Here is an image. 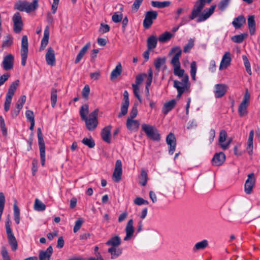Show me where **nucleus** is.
<instances>
[{
    "label": "nucleus",
    "mask_w": 260,
    "mask_h": 260,
    "mask_svg": "<svg viewBox=\"0 0 260 260\" xmlns=\"http://www.w3.org/2000/svg\"><path fill=\"white\" fill-rule=\"evenodd\" d=\"M157 39L156 36H151L147 40V48L149 50L154 49L157 45Z\"/></svg>",
    "instance_id": "33"
},
{
    "label": "nucleus",
    "mask_w": 260,
    "mask_h": 260,
    "mask_svg": "<svg viewBox=\"0 0 260 260\" xmlns=\"http://www.w3.org/2000/svg\"><path fill=\"white\" fill-rule=\"evenodd\" d=\"M14 9L21 12L30 13L32 11V3L26 1H18L14 6Z\"/></svg>",
    "instance_id": "9"
},
{
    "label": "nucleus",
    "mask_w": 260,
    "mask_h": 260,
    "mask_svg": "<svg viewBox=\"0 0 260 260\" xmlns=\"http://www.w3.org/2000/svg\"><path fill=\"white\" fill-rule=\"evenodd\" d=\"M208 245V242L207 240H203L202 241L197 243L193 247V250H203L205 249Z\"/></svg>",
    "instance_id": "37"
},
{
    "label": "nucleus",
    "mask_w": 260,
    "mask_h": 260,
    "mask_svg": "<svg viewBox=\"0 0 260 260\" xmlns=\"http://www.w3.org/2000/svg\"><path fill=\"white\" fill-rule=\"evenodd\" d=\"M174 53V55L171 60V63L173 65V68L181 66L179 61V58L182 53V50L180 47L175 46L173 47L170 52V54Z\"/></svg>",
    "instance_id": "12"
},
{
    "label": "nucleus",
    "mask_w": 260,
    "mask_h": 260,
    "mask_svg": "<svg viewBox=\"0 0 260 260\" xmlns=\"http://www.w3.org/2000/svg\"><path fill=\"white\" fill-rule=\"evenodd\" d=\"M216 7V5H212L209 9H205L202 14L200 13L198 16L197 22H203L207 20L213 13Z\"/></svg>",
    "instance_id": "15"
},
{
    "label": "nucleus",
    "mask_w": 260,
    "mask_h": 260,
    "mask_svg": "<svg viewBox=\"0 0 260 260\" xmlns=\"http://www.w3.org/2000/svg\"><path fill=\"white\" fill-rule=\"evenodd\" d=\"M10 220L8 218L6 222V230L7 235L9 243L11 247L12 250L15 251L17 249L18 245L16 239L13 234L11 228Z\"/></svg>",
    "instance_id": "5"
},
{
    "label": "nucleus",
    "mask_w": 260,
    "mask_h": 260,
    "mask_svg": "<svg viewBox=\"0 0 260 260\" xmlns=\"http://www.w3.org/2000/svg\"><path fill=\"white\" fill-rule=\"evenodd\" d=\"M126 125L129 131L136 132L139 128L140 122L138 120H134L132 118H127Z\"/></svg>",
    "instance_id": "24"
},
{
    "label": "nucleus",
    "mask_w": 260,
    "mask_h": 260,
    "mask_svg": "<svg viewBox=\"0 0 260 260\" xmlns=\"http://www.w3.org/2000/svg\"><path fill=\"white\" fill-rule=\"evenodd\" d=\"M147 182V173L143 169L141 170L140 183L141 185L144 186L146 185Z\"/></svg>",
    "instance_id": "45"
},
{
    "label": "nucleus",
    "mask_w": 260,
    "mask_h": 260,
    "mask_svg": "<svg viewBox=\"0 0 260 260\" xmlns=\"http://www.w3.org/2000/svg\"><path fill=\"white\" fill-rule=\"evenodd\" d=\"M90 92V88L89 86L88 85H86L83 88L82 91V94L83 98H84L85 99H88V95Z\"/></svg>",
    "instance_id": "62"
},
{
    "label": "nucleus",
    "mask_w": 260,
    "mask_h": 260,
    "mask_svg": "<svg viewBox=\"0 0 260 260\" xmlns=\"http://www.w3.org/2000/svg\"><path fill=\"white\" fill-rule=\"evenodd\" d=\"M132 87L135 96L138 99L140 102H142V99L140 95L139 87L137 85L132 84Z\"/></svg>",
    "instance_id": "53"
},
{
    "label": "nucleus",
    "mask_w": 260,
    "mask_h": 260,
    "mask_svg": "<svg viewBox=\"0 0 260 260\" xmlns=\"http://www.w3.org/2000/svg\"><path fill=\"white\" fill-rule=\"evenodd\" d=\"M37 137L38 139V144L39 147V150L40 152V157H41V162L42 166L45 165V157H46V153H45V145L44 140L43 139V135L42 133V130L40 127H39L37 129Z\"/></svg>",
    "instance_id": "4"
},
{
    "label": "nucleus",
    "mask_w": 260,
    "mask_h": 260,
    "mask_svg": "<svg viewBox=\"0 0 260 260\" xmlns=\"http://www.w3.org/2000/svg\"><path fill=\"white\" fill-rule=\"evenodd\" d=\"M83 223V221L82 218H79L76 221L75 226L73 229L74 233H76L79 230Z\"/></svg>",
    "instance_id": "60"
},
{
    "label": "nucleus",
    "mask_w": 260,
    "mask_h": 260,
    "mask_svg": "<svg viewBox=\"0 0 260 260\" xmlns=\"http://www.w3.org/2000/svg\"><path fill=\"white\" fill-rule=\"evenodd\" d=\"M143 1V0H135L132 7V9L137 12L142 3Z\"/></svg>",
    "instance_id": "64"
},
{
    "label": "nucleus",
    "mask_w": 260,
    "mask_h": 260,
    "mask_svg": "<svg viewBox=\"0 0 260 260\" xmlns=\"http://www.w3.org/2000/svg\"><path fill=\"white\" fill-rule=\"evenodd\" d=\"M141 127L148 138L154 141H159L160 140V135L155 126L144 123Z\"/></svg>",
    "instance_id": "2"
},
{
    "label": "nucleus",
    "mask_w": 260,
    "mask_h": 260,
    "mask_svg": "<svg viewBox=\"0 0 260 260\" xmlns=\"http://www.w3.org/2000/svg\"><path fill=\"white\" fill-rule=\"evenodd\" d=\"M125 232L126 236L124 238V240L127 241L131 239L134 233V229L133 227V220L132 219L129 220L128 222L127 223L125 228Z\"/></svg>",
    "instance_id": "22"
},
{
    "label": "nucleus",
    "mask_w": 260,
    "mask_h": 260,
    "mask_svg": "<svg viewBox=\"0 0 260 260\" xmlns=\"http://www.w3.org/2000/svg\"><path fill=\"white\" fill-rule=\"evenodd\" d=\"M57 90L55 88H52L51 92V106L52 107H54L56 105L57 102Z\"/></svg>",
    "instance_id": "46"
},
{
    "label": "nucleus",
    "mask_w": 260,
    "mask_h": 260,
    "mask_svg": "<svg viewBox=\"0 0 260 260\" xmlns=\"http://www.w3.org/2000/svg\"><path fill=\"white\" fill-rule=\"evenodd\" d=\"M158 13L155 11H149L146 12L143 24L145 28H149L153 23V21L157 18Z\"/></svg>",
    "instance_id": "10"
},
{
    "label": "nucleus",
    "mask_w": 260,
    "mask_h": 260,
    "mask_svg": "<svg viewBox=\"0 0 260 260\" xmlns=\"http://www.w3.org/2000/svg\"><path fill=\"white\" fill-rule=\"evenodd\" d=\"M19 84V80L13 82L10 86L7 95L13 97Z\"/></svg>",
    "instance_id": "38"
},
{
    "label": "nucleus",
    "mask_w": 260,
    "mask_h": 260,
    "mask_svg": "<svg viewBox=\"0 0 260 260\" xmlns=\"http://www.w3.org/2000/svg\"><path fill=\"white\" fill-rule=\"evenodd\" d=\"M231 61V53L230 52H226L222 56L220 64L219 66V70H222L226 69L230 66Z\"/></svg>",
    "instance_id": "21"
},
{
    "label": "nucleus",
    "mask_w": 260,
    "mask_h": 260,
    "mask_svg": "<svg viewBox=\"0 0 260 260\" xmlns=\"http://www.w3.org/2000/svg\"><path fill=\"white\" fill-rule=\"evenodd\" d=\"M214 87V92L216 98H220L224 96L228 89V86L224 84H217Z\"/></svg>",
    "instance_id": "16"
},
{
    "label": "nucleus",
    "mask_w": 260,
    "mask_h": 260,
    "mask_svg": "<svg viewBox=\"0 0 260 260\" xmlns=\"http://www.w3.org/2000/svg\"><path fill=\"white\" fill-rule=\"evenodd\" d=\"M34 208L37 211L42 212L46 210V206L41 200L38 199H36L34 205Z\"/></svg>",
    "instance_id": "34"
},
{
    "label": "nucleus",
    "mask_w": 260,
    "mask_h": 260,
    "mask_svg": "<svg viewBox=\"0 0 260 260\" xmlns=\"http://www.w3.org/2000/svg\"><path fill=\"white\" fill-rule=\"evenodd\" d=\"M13 43V38L10 35H8L6 37V40L3 42L2 44L3 47H8L10 46Z\"/></svg>",
    "instance_id": "52"
},
{
    "label": "nucleus",
    "mask_w": 260,
    "mask_h": 260,
    "mask_svg": "<svg viewBox=\"0 0 260 260\" xmlns=\"http://www.w3.org/2000/svg\"><path fill=\"white\" fill-rule=\"evenodd\" d=\"M172 36L173 35L171 32L166 31L159 37L158 40L161 43H165L169 41Z\"/></svg>",
    "instance_id": "39"
},
{
    "label": "nucleus",
    "mask_w": 260,
    "mask_h": 260,
    "mask_svg": "<svg viewBox=\"0 0 260 260\" xmlns=\"http://www.w3.org/2000/svg\"><path fill=\"white\" fill-rule=\"evenodd\" d=\"M194 40L190 39L187 44L184 47L183 51L185 53L189 52L194 46Z\"/></svg>",
    "instance_id": "51"
},
{
    "label": "nucleus",
    "mask_w": 260,
    "mask_h": 260,
    "mask_svg": "<svg viewBox=\"0 0 260 260\" xmlns=\"http://www.w3.org/2000/svg\"><path fill=\"white\" fill-rule=\"evenodd\" d=\"M45 58L47 63L48 65L54 66L55 64V52L51 47L48 48L47 52L45 55Z\"/></svg>",
    "instance_id": "18"
},
{
    "label": "nucleus",
    "mask_w": 260,
    "mask_h": 260,
    "mask_svg": "<svg viewBox=\"0 0 260 260\" xmlns=\"http://www.w3.org/2000/svg\"><path fill=\"white\" fill-rule=\"evenodd\" d=\"M255 182L254 175L253 173H251L248 175V178L246 180L244 190L245 192L249 194L251 193L253 186Z\"/></svg>",
    "instance_id": "17"
},
{
    "label": "nucleus",
    "mask_w": 260,
    "mask_h": 260,
    "mask_svg": "<svg viewBox=\"0 0 260 260\" xmlns=\"http://www.w3.org/2000/svg\"><path fill=\"white\" fill-rule=\"evenodd\" d=\"M14 57L11 54L6 55L3 61V67L6 71H8L13 68Z\"/></svg>",
    "instance_id": "20"
},
{
    "label": "nucleus",
    "mask_w": 260,
    "mask_h": 260,
    "mask_svg": "<svg viewBox=\"0 0 260 260\" xmlns=\"http://www.w3.org/2000/svg\"><path fill=\"white\" fill-rule=\"evenodd\" d=\"M197 70V67L196 62L192 61L190 64V75L193 80H196Z\"/></svg>",
    "instance_id": "48"
},
{
    "label": "nucleus",
    "mask_w": 260,
    "mask_h": 260,
    "mask_svg": "<svg viewBox=\"0 0 260 260\" xmlns=\"http://www.w3.org/2000/svg\"><path fill=\"white\" fill-rule=\"evenodd\" d=\"M230 0H221L218 5V7L221 11H223L229 5Z\"/></svg>",
    "instance_id": "56"
},
{
    "label": "nucleus",
    "mask_w": 260,
    "mask_h": 260,
    "mask_svg": "<svg viewBox=\"0 0 260 260\" xmlns=\"http://www.w3.org/2000/svg\"><path fill=\"white\" fill-rule=\"evenodd\" d=\"M250 95L248 89L246 90L243 99L238 108V112L241 117L246 115L247 113V108L249 105Z\"/></svg>",
    "instance_id": "8"
},
{
    "label": "nucleus",
    "mask_w": 260,
    "mask_h": 260,
    "mask_svg": "<svg viewBox=\"0 0 260 260\" xmlns=\"http://www.w3.org/2000/svg\"><path fill=\"white\" fill-rule=\"evenodd\" d=\"M174 87L177 89L178 94L177 98L180 99L182 94L185 91L188 90L190 84L189 83V77L188 75H185L181 81L177 80L174 81Z\"/></svg>",
    "instance_id": "1"
},
{
    "label": "nucleus",
    "mask_w": 260,
    "mask_h": 260,
    "mask_svg": "<svg viewBox=\"0 0 260 260\" xmlns=\"http://www.w3.org/2000/svg\"><path fill=\"white\" fill-rule=\"evenodd\" d=\"M28 39L26 36H23L21 40V64L25 66L27 58V54L28 52Z\"/></svg>",
    "instance_id": "7"
},
{
    "label": "nucleus",
    "mask_w": 260,
    "mask_h": 260,
    "mask_svg": "<svg viewBox=\"0 0 260 260\" xmlns=\"http://www.w3.org/2000/svg\"><path fill=\"white\" fill-rule=\"evenodd\" d=\"M82 142L85 145L88 146L90 148H92L95 146V143L93 139L91 138H84Z\"/></svg>",
    "instance_id": "44"
},
{
    "label": "nucleus",
    "mask_w": 260,
    "mask_h": 260,
    "mask_svg": "<svg viewBox=\"0 0 260 260\" xmlns=\"http://www.w3.org/2000/svg\"><path fill=\"white\" fill-rule=\"evenodd\" d=\"M98 113L99 110L98 109H96L89 114L88 117H87L82 120L85 121L87 128L90 131L94 130L98 126Z\"/></svg>",
    "instance_id": "3"
},
{
    "label": "nucleus",
    "mask_w": 260,
    "mask_h": 260,
    "mask_svg": "<svg viewBox=\"0 0 260 260\" xmlns=\"http://www.w3.org/2000/svg\"><path fill=\"white\" fill-rule=\"evenodd\" d=\"M26 101V96L25 95H22L20 97V98L18 100L17 103L16 104V107L18 109H21L23 107V106Z\"/></svg>",
    "instance_id": "58"
},
{
    "label": "nucleus",
    "mask_w": 260,
    "mask_h": 260,
    "mask_svg": "<svg viewBox=\"0 0 260 260\" xmlns=\"http://www.w3.org/2000/svg\"><path fill=\"white\" fill-rule=\"evenodd\" d=\"M242 59L244 62V64L246 70L247 72V73L251 75L252 74V71L251 70V66L250 63L249 61V60L247 58V57L246 55H243L242 56Z\"/></svg>",
    "instance_id": "43"
},
{
    "label": "nucleus",
    "mask_w": 260,
    "mask_h": 260,
    "mask_svg": "<svg viewBox=\"0 0 260 260\" xmlns=\"http://www.w3.org/2000/svg\"><path fill=\"white\" fill-rule=\"evenodd\" d=\"M122 72V68L121 63L118 62L116 65L115 68L112 71L110 75L111 80H113L117 78L120 76Z\"/></svg>",
    "instance_id": "29"
},
{
    "label": "nucleus",
    "mask_w": 260,
    "mask_h": 260,
    "mask_svg": "<svg viewBox=\"0 0 260 260\" xmlns=\"http://www.w3.org/2000/svg\"><path fill=\"white\" fill-rule=\"evenodd\" d=\"M5 197L3 192H0V220L5 207Z\"/></svg>",
    "instance_id": "49"
},
{
    "label": "nucleus",
    "mask_w": 260,
    "mask_h": 260,
    "mask_svg": "<svg viewBox=\"0 0 260 260\" xmlns=\"http://www.w3.org/2000/svg\"><path fill=\"white\" fill-rule=\"evenodd\" d=\"M212 1V0H198L193 7L190 18L194 19L201 13L206 3L210 4Z\"/></svg>",
    "instance_id": "6"
},
{
    "label": "nucleus",
    "mask_w": 260,
    "mask_h": 260,
    "mask_svg": "<svg viewBox=\"0 0 260 260\" xmlns=\"http://www.w3.org/2000/svg\"><path fill=\"white\" fill-rule=\"evenodd\" d=\"M151 4L152 7L158 8H164L170 6L171 2L170 1H152Z\"/></svg>",
    "instance_id": "35"
},
{
    "label": "nucleus",
    "mask_w": 260,
    "mask_h": 260,
    "mask_svg": "<svg viewBox=\"0 0 260 260\" xmlns=\"http://www.w3.org/2000/svg\"><path fill=\"white\" fill-rule=\"evenodd\" d=\"M137 105L135 103L133 106L132 109L131 111L129 116L127 118H132L134 119V118H135L137 116Z\"/></svg>",
    "instance_id": "59"
},
{
    "label": "nucleus",
    "mask_w": 260,
    "mask_h": 260,
    "mask_svg": "<svg viewBox=\"0 0 260 260\" xmlns=\"http://www.w3.org/2000/svg\"><path fill=\"white\" fill-rule=\"evenodd\" d=\"M129 104L122 103L121 106L120 112L118 114V117L125 115L127 113Z\"/></svg>",
    "instance_id": "47"
},
{
    "label": "nucleus",
    "mask_w": 260,
    "mask_h": 260,
    "mask_svg": "<svg viewBox=\"0 0 260 260\" xmlns=\"http://www.w3.org/2000/svg\"><path fill=\"white\" fill-rule=\"evenodd\" d=\"M166 58L165 57H158L157 58L154 62V65L155 66V69L159 71L161 66L164 64L166 63Z\"/></svg>",
    "instance_id": "40"
},
{
    "label": "nucleus",
    "mask_w": 260,
    "mask_h": 260,
    "mask_svg": "<svg viewBox=\"0 0 260 260\" xmlns=\"http://www.w3.org/2000/svg\"><path fill=\"white\" fill-rule=\"evenodd\" d=\"M248 28L251 35H253L255 32V22L253 15L249 16L247 20Z\"/></svg>",
    "instance_id": "28"
},
{
    "label": "nucleus",
    "mask_w": 260,
    "mask_h": 260,
    "mask_svg": "<svg viewBox=\"0 0 260 260\" xmlns=\"http://www.w3.org/2000/svg\"><path fill=\"white\" fill-rule=\"evenodd\" d=\"M49 38V30L48 26H47L44 31V36L41 41V45L40 47L41 50H43L46 47L48 43Z\"/></svg>",
    "instance_id": "30"
},
{
    "label": "nucleus",
    "mask_w": 260,
    "mask_h": 260,
    "mask_svg": "<svg viewBox=\"0 0 260 260\" xmlns=\"http://www.w3.org/2000/svg\"><path fill=\"white\" fill-rule=\"evenodd\" d=\"M12 21L13 31L16 34L20 33L23 28V21L20 13L16 12L13 15Z\"/></svg>",
    "instance_id": "11"
},
{
    "label": "nucleus",
    "mask_w": 260,
    "mask_h": 260,
    "mask_svg": "<svg viewBox=\"0 0 260 260\" xmlns=\"http://www.w3.org/2000/svg\"><path fill=\"white\" fill-rule=\"evenodd\" d=\"M247 35L246 34H242L240 35H235L232 37V40L237 43H242L244 39L247 37Z\"/></svg>",
    "instance_id": "42"
},
{
    "label": "nucleus",
    "mask_w": 260,
    "mask_h": 260,
    "mask_svg": "<svg viewBox=\"0 0 260 260\" xmlns=\"http://www.w3.org/2000/svg\"><path fill=\"white\" fill-rule=\"evenodd\" d=\"M225 155L223 152L216 153L213 156L212 161L214 166H220L225 161Z\"/></svg>",
    "instance_id": "19"
},
{
    "label": "nucleus",
    "mask_w": 260,
    "mask_h": 260,
    "mask_svg": "<svg viewBox=\"0 0 260 260\" xmlns=\"http://www.w3.org/2000/svg\"><path fill=\"white\" fill-rule=\"evenodd\" d=\"M111 128V125H108L102 129L101 133V136L103 140L108 143H111L110 135Z\"/></svg>",
    "instance_id": "25"
},
{
    "label": "nucleus",
    "mask_w": 260,
    "mask_h": 260,
    "mask_svg": "<svg viewBox=\"0 0 260 260\" xmlns=\"http://www.w3.org/2000/svg\"><path fill=\"white\" fill-rule=\"evenodd\" d=\"M176 101L174 99L166 103L162 108V112L167 115L170 111H171L175 106Z\"/></svg>",
    "instance_id": "26"
},
{
    "label": "nucleus",
    "mask_w": 260,
    "mask_h": 260,
    "mask_svg": "<svg viewBox=\"0 0 260 260\" xmlns=\"http://www.w3.org/2000/svg\"><path fill=\"white\" fill-rule=\"evenodd\" d=\"M53 253V248L49 246L46 250H41L39 255V260H50Z\"/></svg>",
    "instance_id": "23"
},
{
    "label": "nucleus",
    "mask_w": 260,
    "mask_h": 260,
    "mask_svg": "<svg viewBox=\"0 0 260 260\" xmlns=\"http://www.w3.org/2000/svg\"><path fill=\"white\" fill-rule=\"evenodd\" d=\"M14 220L16 224L20 223V210L17 205V201L15 200L13 205Z\"/></svg>",
    "instance_id": "36"
},
{
    "label": "nucleus",
    "mask_w": 260,
    "mask_h": 260,
    "mask_svg": "<svg viewBox=\"0 0 260 260\" xmlns=\"http://www.w3.org/2000/svg\"><path fill=\"white\" fill-rule=\"evenodd\" d=\"M184 70L181 69L180 66L174 68V75L179 77H182V78H183V77L186 75L184 74Z\"/></svg>",
    "instance_id": "50"
},
{
    "label": "nucleus",
    "mask_w": 260,
    "mask_h": 260,
    "mask_svg": "<svg viewBox=\"0 0 260 260\" xmlns=\"http://www.w3.org/2000/svg\"><path fill=\"white\" fill-rule=\"evenodd\" d=\"M89 112V107L87 104L82 105L80 110V115L82 120L87 117V115Z\"/></svg>",
    "instance_id": "41"
},
{
    "label": "nucleus",
    "mask_w": 260,
    "mask_h": 260,
    "mask_svg": "<svg viewBox=\"0 0 260 260\" xmlns=\"http://www.w3.org/2000/svg\"><path fill=\"white\" fill-rule=\"evenodd\" d=\"M121 244V239L118 236H115L110 238L106 243V244L111 247H116Z\"/></svg>",
    "instance_id": "31"
},
{
    "label": "nucleus",
    "mask_w": 260,
    "mask_h": 260,
    "mask_svg": "<svg viewBox=\"0 0 260 260\" xmlns=\"http://www.w3.org/2000/svg\"><path fill=\"white\" fill-rule=\"evenodd\" d=\"M148 77L146 81L147 86H150L152 81L153 78V72L151 68H150L148 71Z\"/></svg>",
    "instance_id": "61"
},
{
    "label": "nucleus",
    "mask_w": 260,
    "mask_h": 260,
    "mask_svg": "<svg viewBox=\"0 0 260 260\" xmlns=\"http://www.w3.org/2000/svg\"><path fill=\"white\" fill-rule=\"evenodd\" d=\"M134 204L139 206L142 205H148V202L146 200H145L142 198L140 197H137L134 201Z\"/></svg>",
    "instance_id": "57"
},
{
    "label": "nucleus",
    "mask_w": 260,
    "mask_h": 260,
    "mask_svg": "<svg viewBox=\"0 0 260 260\" xmlns=\"http://www.w3.org/2000/svg\"><path fill=\"white\" fill-rule=\"evenodd\" d=\"M108 251L111 254V258L112 259L117 258L122 253V249L121 248L115 247H110Z\"/></svg>",
    "instance_id": "32"
},
{
    "label": "nucleus",
    "mask_w": 260,
    "mask_h": 260,
    "mask_svg": "<svg viewBox=\"0 0 260 260\" xmlns=\"http://www.w3.org/2000/svg\"><path fill=\"white\" fill-rule=\"evenodd\" d=\"M146 76L147 75L146 74L138 75L136 78V84H135L139 86L143 81L144 77Z\"/></svg>",
    "instance_id": "63"
},
{
    "label": "nucleus",
    "mask_w": 260,
    "mask_h": 260,
    "mask_svg": "<svg viewBox=\"0 0 260 260\" xmlns=\"http://www.w3.org/2000/svg\"><path fill=\"white\" fill-rule=\"evenodd\" d=\"M166 142L169 146V153L170 155H172L176 148V140L174 135L170 133L167 137Z\"/></svg>",
    "instance_id": "14"
},
{
    "label": "nucleus",
    "mask_w": 260,
    "mask_h": 260,
    "mask_svg": "<svg viewBox=\"0 0 260 260\" xmlns=\"http://www.w3.org/2000/svg\"><path fill=\"white\" fill-rule=\"evenodd\" d=\"M245 17L243 15H240L234 19L232 24L236 29H238L245 23Z\"/></svg>",
    "instance_id": "27"
},
{
    "label": "nucleus",
    "mask_w": 260,
    "mask_h": 260,
    "mask_svg": "<svg viewBox=\"0 0 260 260\" xmlns=\"http://www.w3.org/2000/svg\"><path fill=\"white\" fill-rule=\"evenodd\" d=\"M226 137L227 134L225 131L221 130L220 132L219 138V143L220 146L221 144H224L223 143L225 141Z\"/></svg>",
    "instance_id": "55"
},
{
    "label": "nucleus",
    "mask_w": 260,
    "mask_h": 260,
    "mask_svg": "<svg viewBox=\"0 0 260 260\" xmlns=\"http://www.w3.org/2000/svg\"><path fill=\"white\" fill-rule=\"evenodd\" d=\"M122 19L123 15L121 13H115L112 17V20L115 23L120 22Z\"/></svg>",
    "instance_id": "54"
},
{
    "label": "nucleus",
    "mask_w": 260,
    "mask_h": 260,
    "mask_svg": "<svg viewBox=\"0 0 260 260\" xmlns=\"http://www.w3.org/2000/svg\"><path fill=\"white\" fill-rule=\"evenodd\" d=\"M122 171V162L119 159L117 160L113 173V180L114 182H118L120 180Z\"/></svg>",
    "instance_id": "13"
}]
</instances>
